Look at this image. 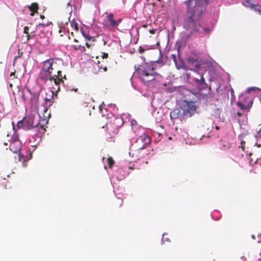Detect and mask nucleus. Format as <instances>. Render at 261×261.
<instances>
[{"mask_svg": "<svg viewBox=\"0 0 261 261\" xmlns=\"http://www.w3.org/2000/svg\"><path fill=\"white\" fill-rule=\"evenodd\" d=\"M165 240L167 241H168V239L167 238L165 237V234H163L162 241V242H165Z\"/></svg>", "mask_w": 261, "mask_h": 261, "instance_id": "obj_32", "label": "nucleus"}, {"mask_svg": "<svg viewBox=\"0 0 261 261\" xmlns=\"http://www.w3.org/2000/svg\"><path fill=\"white\" fill-rule=\"evenodd\" d=\"M18 94L20 96V97L22 98V100L24 102L25 101L27 98L25 96V94L24 93V91L22 90H19L18 92Z\"/></svg>", "mask_w": 261, "mask_h": 261, "instance_id": "obj_22", "label": "nucleus"}, {"mask_svg": "<svg viewBox=\"0 0 261 261\" xmlns=\"http://www.w3.org/2000/svg\"><path fill=\"white\" fill-rule=\"evenodd\" d=\"M40 17H41L42 19H44V15H41L40 16Z\"/></svg>", "mask_w": 261, "mask_h": 261, "instance_id": "obj_41", "label": "nucleus"}, {"mask_svg": "<svg viewBox=\"0 0 261 261\" xmlns=\"http://www.w3.org/2000/svg\"><path fill=\"white\" fill-rule=\"evenodd\" d=\"M179 116V109H176L170 112V118L173 121L178 119Z\"/></svg>", "mask_w": 261, "mask_h": 261, "instance_id": "obj_16", "label": "nucleus"}, {"mask_svg": "<svg viewBox=\"0 0 261 261\" xmlns=\"http://www.w3.org/2000/svg\"><path fill=\"white\" fill-rule=\"evenodd\" d=\"M108 54L103 53V55L102 56V59H107V58H108Z\"/></svg>", "mask_w": 261, "mask_h": 261, "instance_id": "obj_29", "label": "nucleus"}, {"mask_svg": "<svg viewBox=\"0 0 261 261\" xmlns=\"http://www.w3.org/2000/svg\"><path fill=\"white\" fill-rule=\"evenodd\" d=\"M82 33H83L84 36L85 37L86 40L87 41V42H86V45L87 48H90V47L92 45V44L91 43H89V42H88L87 41L92 40L93 41H94L95 39L93 37L85 35L83 32H82Z\"/></svg>", "mask_w": 261, "mask_h": 261, "instance_id": "obj_18", "label": "nucleus"}, {"mask_svg": "<svg viewBox=\"0 0 261 261\" xmlns=\"http://www.w3.org/2000/svg\"><path fill=\"white\" fill-rule=\"evenodd\" d=\"M135 68L139 77L143 81H151L153 79V76L157 74L153 65L152 64L144 63L138 68H136V66H135Z\"/></svg>", "mask_w": 261, "mask_h": 261, "instance_id": "obj_5", "label": "nucleus"}, {"mask_svg": "<svg viewBox=\"0 0 261 261\" xmlns=\"http://www.w3.org/2000/svg\"><path fill=\"white\" fill-rule=\"evenodd\" d=\"M221 110L219 108H216L214 112V115L215 117L220 118Z\"/></svg>", "mask_w": 261, "mask_h": 261, "instance_id": "obj_21", "label": "nucleus"}, {"mask_svg": "<svg viewBox=\"0 0 261 261\" xmlns=\"http://www.w3.org/2000/svg\"><path fill=\"white\" fill-rule=\"evenodd\" d=\"M63 66V62L59 58H51L44 61L39 73V79L44 83L48 79L53 80L56 74L62 73Z\"/></svg>", "mask_w": 261, "mask_h": 261, "instance_id": "obj_4", "label": "nucleus"}, {"mask_svg": "<svg viewBox=\"0 0 261 261\" xmlns=\"http://www.w3.org/2000/svg\"><path fill=\"white\" fill-rule=\"evenodd\" d=\"M15 74V71H14V72H12L11 73H10V76H14Z\"/></svg>", "mask_w": 261, "mask_h": 261, "instance_id": "obj_36", "label": "nucleus"}, {"mask_svg": "<svg viewBox=\"0 0 261 261\" xmlns=\"http://www.w3.org/2000/svg\"><path fill=\"white\" fill-rule=\"evenodd\" d=\"M155 30L154 29H151L149 30V33L151 34H154L155 33Z\"/></svg>", "mask_w": 261, "mask_h": 261, "instance_id": "obj_34", "label": "nucleus"}, {"mask_svg": "<svg viewBox=\"0 0 261 261\" xmlns=\"http://www.w3.org/2000/svg\"><path fill=\"white\" fill-rule=\"evenodd\" d=\"M99 125V127H102V128H103L105 127V126L103 125H101L100 124Z\"/></svg>", "mask_w": 261, "mask_h": 261, "instance_id": "obj_43", "label": "nucleus"}, {"mask_svg": "<svg viewBox=\"0 0 261 261\" xmlns=\"http://www.w3.org/2000/svg\"><path fill=\"white\" fill-rule=\"evenodd\" d=\"M27 91L28 92H29L31 95L30 100L31 105L32 106V107H34L35 109L37 108V109H38V108H37V106H38L39 97V93H31L29 88H27Z\"/></svg>", "mask_w": 261, "mask_h": 261, "instance_id": "obj_13", "label": "nucleus"}, {"mask_svg": "<svg viewBox=\"0 0 261 261\" xmlns=\"http://www.w3.org/2000/svg\"><path fill=\"white\" fill-rule=\"evenodd\" d=\"M254 90H260V89L258 88H256V87H250L249 88H248L247 90V92L248 93H249L251 91H254Z\"/></svg>", "mask_w": 261, "mask_h": 261, "instance_id": "obj_25", "label": "nucleus"}, {"mask_svg": "<svg viewBox=\"0 0 261 261\" xmlns=\"http://www.w3.org/2000/svg\"><path fill=\"white\" fill-rule=\"evenodd\" d=\"M118 201V202L120 204V206H121L122 203H123V200L122 199H120V198H118L117 199Z\"/></svg>", "mask_w": 261, "mask_h": 261, "instance_id": "obj_33", "label": "nucleus"}, {"mask_svg": "<svg viewBox=\"0 0 261 261\" xmlns=\"http://www.w3.org/2000/svg\"><path fill=\"white\" fill-rule=\"evenodd\" d=\"M29 28L28 27L26 26L24 28V31H23V32L24 34H25L26 35H29Z\"/></svg>", "mask_w": 261, "mask_h": 261, "instance_id": "obj_26", "label": "nucleus"}, {"mask_svg": "<svg viewBox=\"0 0 261 261\" xmlns=\"http://www.w3.org/2000/svg\"><path fill=\"white\" fill-rule=\"evenodd\" d=\"M73 40H74V42H75L76 43L79 42V41L76 38H74Z\"/></svg>", "mask_w": 261, "mask_h": 261, "instance_id": "obj_38", "label": "nucleus"}, {"mask_svg": "<svg viewBox=\"0 0 261 261\" xmlns=\"http://www.w3.org/2000/svg\"><path fill=\"white\" fill-rule=\"evenodd\" d=\"M180 44H181V43L180 42ZM180 47H181V44L180 45Z\"/></svg>", "mask_w": 261, "mask_h": 261, "instance_id": "obj_48", "label": "nucleus"}, {"mask_svg": "<svg viewBox=\"0 0 261 261\" xmlns=\"http://www.w3.org/2000/svg\"><path fill=\"white\" fill-rule=\"evenodd\" d=\"M53 80L48 79L50 82L51 84H54L51 87V92L52 94H54L55 92L58 93L60 91V85L61 84H64L63 79L66 80V74H62V73L61 74H57L56 75L55 77H53Z\"/></svg>", "mask_w": 261, "mask_h": 261, "instance_id": "obj_9", "label": "nucleus"}, {"mask_svg": "<svg viewBox=\"0 0 261 261\" xmlns=\"http://www.w3.org/2000/svg\"><path fill=\"white\" fill-rule=\"evenodd\" d=\"M145 51V49L142 47L141 46H140L139 47V52L140 54H143V53H144Z\"/></svg>", "mask_w": 261, "mask_h": 261, "instance_id": "obj_28", "label": "nucleus"}, {"mask_svg": "<svg viewBox=\"0 0 261 261\" xmlns=\"http://www.w3.org/2000/svg\"><path fill=\"white\" fill-rule=\"evenodd\" d=\"M69 39H71V37L70 36L68 37Z\"/></svg>", "mask_w": 261, "mask_h": 261, "instance_id": "obj_46", "label": "nucleus"}, {"mask_svg": "<svg viewBox=\"0 0 261 261\" xmlns=\"http://www.w3.org/2000/svg\"><path fill=\"white\" fill-rule=\"evenodd\" d=\"M204 0H189L186 3L187 6V18L184 24V28L188 32L186 33V39H188L191 33L199 32L204 34H208L211 30L207 28L201 27L199 18L205 10L203 5ZM206 5L208 4V0H204Z\"/></svg>", "mask_w": 261, "mask_h": 261, "instance_id": "obj_2", "label": "nucleus"}, {"mask_svg": "<svg viewBox=\"0 0 261 261\" xmlns=\"http://www.w3.org/2000/svg\"><path fill=\"white\" fill-rule=\"evenodd\" d=\"M44 26V25L43 24H41V23H40L39 24V25L37 26V27L38 28H43Z\"/></svg>", "mask_w": 261, "mask_h": 261, "instance_id": "obj_35", "label": "nucleus"}, {"mask_svg": "<svg viewBox=\"0 0 261 261\" xmlns=\"http://www.w3.org/2000/svg\"><path fill=\"white\" fill-rule=\"evenodd\" d=\"M54 101L51 99L46 98L45 102L38 107V113L40 120L35 121V117L34 115H29L25 117L22 120L19 121L17 126L19 128H23L25 130L30 129L33 127H37L40 125L42 127L45 124L48 123V120L51 116L48 109L53 105Z\"/></svg>", "mask_w": 261, "mask_h": 261, "instance_id": "obj_3", "label": "nucleus"}, {"mask_svg": "<svg viewBox=\"0 0 261 261\" xmlns=\"http://www.w3.org/2000/svg\"><path fill=\"white\" fill-rule=\"evenodd\" d=\"M257 139L261 137V130L259 131L255 136Z\"/></svg>", "mask_w": 261, "mask_h": 261, "instance_id": "obj_27", "label": "nucleus"}, {"mask_svg": "<svg viewBox=\"0 0 261 261\" xmlns=\"http://www.w3.org/2000/svg\"><path fill=\"white\" fill-rule=\"evenodd\" d=\"M9 148L11 151L15 153H18V160L20 162H23V166H27L24 162L29 161L32 158L31 154L28 156H25L21 154L20 150L21 148V143L19 140L18 134L14 133L12 138V141L10 143Z\"/></svg>", "mask_w": 261, "mask_h": 261, "instance_id": "obj_6", "label": "nucleus"}, {"mask_svg": "<svg viewBox=\"0 0 261 261\" xmlns=\"http://www.w3.org/2000/svg\"><path fill=\"white\" fill-rule=\"evenodd\" d=\"M176 50L177 52V57L175 54H172L171 56V58L173 59L175 66L177 69H179V65L178 63V60L179 59V44H176Z\"/></svg>", "mask_w": 261, "mask_h": 261, "instance_id": "obj_14", "label": "nucleus"}, {"mask_svg": "<svg viewBox=\"0 0 261 261\" xmlns=\"http://www.w3.org/2000/svg\"><path fill=\"white\" fill-rule=\"evenodd\" d=\"M256 145L257 147H260V146H261V144H258V143H256Z\"/></svg>", "mask_w": 261, "mask_h": 261, "instance_id": "obj_39", "label": "nucleus"}, {"mask_svg": "<svg viewBox=\"0 0 261 261\" xmlns=\"http://www.w3.org/2000/svg\"><path fill=\"white\" fill-rule=\"evenodd\" d=\"M28 9L31 11L30 15L33 16L35 13L38 12L39 5L37 3H33L31 5L28 6Z\"/></svg>", "mask_w": 261, "mask_h": 261, "instance_id": "obj_15", "label": "nucleus"}, {"mask_svg": "<svg viewBox=\"0 0 261 261\" xmlns=\"http://www.w3.org/2000/svg\"><path fill=\"white\" fill-rule=\"evenodd\" d=\"M107 163L110 168H112L115 163V161L112 157L107 159Z\"/></svg>", "mask_w": 261, "mask_h": 261, "instance_id": "obj_20", "label": "nucleus"}, {"mask_svg": "<svg viewBox=\"0 0 261 261\" xmlns=\"http://www.w3.org/2000/svg\"><path fill=\"white\" fill-rule=\"evenodd\" d=\"M102 41H103V45H106V44H107V41H105L103 39H102Z\"/></svg>", "mask_w": 261, "mask_h": 261, "instance_id": "obj_37", "label": "nucleus"}, {"mask_svg": "<svg viewBox=\"0 0 261 261\" xmlns=\"http://www.w3.org/2000/svg\"><path fill=\"white\" fill-rule=\"evenodd\" d=\"M180 68L191 70L183 74V78L188 84L189 90H186L184 87L180 86V94L185 96H194L192 90L195 88L202 89L206 86L205 80L203 76V71H205L204 61H198L197 59L188 58L186 63L180 59Z\"/></svg>", "mask_w": 261, "mask_h": 261, "instance_id": "obj_1", "label": "nucleus"}, {"mask_svg": "<svg viewBox=\"0 0 261 261\" xmlns=\"http://www.w3.org/2000/svg\"><path fill=\"white\" fill-rule=\"evenodd\" d=\"M73 33L72 32L71 33V35L73 36Z\"/></svg>", "mask_w": 261, "mask_h": 261, "instance_id": "obj_47", "label": "nucleus"}, {"mask_svg": "<svg viewBox=\"0 0 261 261\" xmlns=\"http://www.w3.org/2000/svg\"><path fill=\"white\" fill-rule=\"evenodd\" d=\"M71 47L75 50H82V51L86 50L85 47L84 46H82V45L79 44L72 45Z\"/></svg>", "mask_w": 261, "mask_h": 261, "instance_id": "obj_19", "label": "nucleus"}, {"mask_svg": "<svg viewBox=\"0 0 261 261\" xmlns=\"http://www.w3.org/2000/svg\"><path fill=\"white\" fill-rule=\"evenodd\" d=\"M140 142L144 143L142 146L139 148L140 149H142L145 148L151 143V140L147 134L144 133L137 140V143H139Z\"/></svg>", "mask_w": 261, "mask_h": 261, "instance_id": "obj_11", "label": "nucleus"}, {"mask_svg": "<svg viewBox=\"0 0 261 261\" xmlns=\"http://www.w3.org/2000/svg\"><path fill=\"white\" fill-rule=\"evenodd\" d=\"M34 35V34L32 35L31 34H29V35H27V38H28V40H29L31 38H32Z\"/></svg>", "mask_w": 261, "mask_h": 261, "instance_id": "obj_31", "label": "nucleus"}, {"mask_svg": "<svg viewBox=\"0 0 261 261\" xmlns=\"http://www.w3.org/2000/svg\"><path fill=\"white\" fill-rule=\"evenodd\" d=\"M123 124V121L121 118H115L106 123L107 130L110 135L117 134L119 128Z\"/></svg>", "mask_w": 261, "mask_h": 261, "instance_id": "obj_8", "label": "nucleus"}, {"mask_svg": "<svg viewBox=\"0 0 261 261\" xmlns=\"http://www.w3.org/2000/svg\"><path fill=\"white\" fill-rule=\"evenodd\" d=\"M252 2V0H245L243 2V5L246 7H250L251 9L261 15V7L259 5L253 4Z\"/></svg>", "mask_w": 261, "mask_h": 261, "instance_id": "obj_12", "label": "nucleus"}, {"mask_svg": "<svg viewBox=\"0 0 261 261\" xmlns=\"http://www.w3.org/2000/svg\"><path fill=\"white\" fill-rule=\"evenodd\" d=\"M71 26L72 28L74 29L75 31L77 32L79 31V24L76 22H72L71 23Z\"/></svg>", "mask_w": 261, "mask_h": 261, "instance_id": "obj_23", "label": "nucleus"}, {"mask_svg": "<svg viewBox=\"0 0 261 261\" xmlns=\"http://www.w3.org/2000/svg\"><path fill=\"white\" fill-rule=\"evenodd\" d=\"M142 27H143V28H146V27H147V24H143V25H142Z\"/></svg>", "mask_w": 261, "mask_h": 261, "instance_id": "obj_42", "label": "nucleus"}, {"mask_svg": "<svg viewBox=\"0 0 261 261\" xmlns=\"http://www.w3.org/2000/svg\"><path fill=\"white\" fill-rule=\"evenodd\" d=\"M100 62L99 61H97V64H98V68L99 69H103L104 71H107L108 69H107V67L105 66H103L102 65H100Z\"/></svg>", "mask_w": 261, "mask_h": 261, "instance_id": "obj_24", "label": "nucleus"}, {"mask_svg": "<svg viewBox=\"0 0 261 261\" xmlns=\"http://www.w3.org/2000/svg\"><path fill=\"white\" fill-rule=\"evenodd\" d=\"M238 114L239 116L241 115V113H238Z\"/></svg>", "mask_w": 261, "mask_h": 261, "instance_id": "obj_44", "label": "nucleus"}, {"mask_svg": "<svg viewBox=\"0 0 261 261\" xmlns=\"http://www.w3.org/2000/svg\"><path fill=\"white\" fill-rule=\"evenodd\" d=\"M22 54H23L22 52H20V50H19L18 56L15 57V58H14V60H15L18 57H21L22 55Z\"/></svg>", "mask_w": 261, "mask_h": 261, "instance_id": "obj_30", "label": "nucleus"}, {"mask_svg": "<svg viewBox=\"0 0 261 261\" xmlns=\"http://www.w3.org/2000/svg\"><path fill=\"white\" fill-rule=\"evenodd\" d=\"M121 19H119L118 21H116L114 19V14L113 13H110L107 16L106 20H104L103 25L106 27H116L120 22Z\"/></svg>", "mask_w": 261, "mask_h": 261, "instance_id": "obj_10", "label": "nucleus"}, {"mask_svg": "<svg viewBox=\"0 0 261 261\" xmlns=\"http://www.w3.org/2000/svg\"><path fill=\"white\" fill-rule=\"evenodd\" d=\"M78 90L77 88H75V89H72V91H74L75 92H77Z\"/></svg>", "mask_w": 261, "mask_h": 261, "instance_id": "obj_40", "label": "nucleus"}, {"mask_svg": "<svg viewBox=\"0 0 261 261\" xmlns=\"http://www.w3.org/2000/svg\"><path fill=\"white\" fill-rule=\"evenodd\" d=\"M252 104V101H251L250 102L249 105H245L242 103V102H241L240 101H238L237 103V106H239L242 110L249 109L251 107Z\"/></svg>", "mask_w": 261, "mask_h": 261, "instance_id": "obj_17", "label": "nucleus"}, {"mask_svg": "<svg viewBox=\"0 0 261 261\" xmlns=\"http://www.w3.org/2000/svg\"><path fill=\"white\" fill-rule=\"evenodd\" d=\"M194 100V99H192L189 98L182 101V117L184 118L190 117L195 114L197 106L195 105Z\"/></svg>", "mask_w": 261, "mask_h": 261, "instance_id": "obj_7", "label": "nucleus"}, {"mask_svg": "<svg viewBox=\"0 0 261 261\" xmlns=\"http://www.w3.org/2000/svg\"><path fill=\"white\" fill-rule=\"evenodd\" d=\"M4 144H5V145H7V144H7V143H4Z\"/></svg>", "mask_w": 261, "mask_h": 261, "instance_id": "obj_45", "label": "nucleus"}]
</instances>
